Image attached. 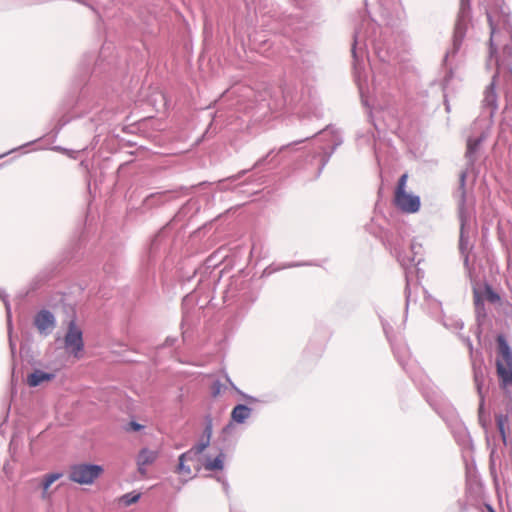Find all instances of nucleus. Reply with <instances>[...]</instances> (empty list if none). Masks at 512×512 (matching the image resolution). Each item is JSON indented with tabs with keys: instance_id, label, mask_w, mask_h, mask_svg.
<instances>
[{
	"instance_id": "obj_1",
	"label": "nucleus",
	"mask_w": 512,
	"mask_h": 512,
	"mask_svg": "<svg viewBox=\"0 0 512 512\" xmlns=\"http://www.w3.org/2000/svg\"><path fill=\"white\" fill-rule=\"evenodd\" d=\"M211 432V427H206L205 433L207 434V439L196 444L191 449L179 456V463L176 468V473L179 474L184 480L187 481L192 479L203 466L202 453L209 446Z\"/></svg>"
},
{
	"instance_id": "obj_2",
	"label": "nucleus",
	"mask_w": 512,
	"mask_h": 512,
	"mask_svg": "<svg viewBox=\"0 0 512 512\" xmlns=\"http://www.w3.org/2000/svg\"><path fill=\"white\" fill-rule=\"evenodd\" d=\"M497 357L495 360L499 386L506 393L512 392V351L504 335L496 338Z\"/></svg>"
},
{
	"instance_id": "obj_3",
	"label": "nucleus",
	"mask_w": 512,
	"mask_h": 512,
	"mask_svg": "<svg viewBox=\"0 0 512 512\" xmlns=\"http://www.w3.org/2000/svg\"><path fill=\"white\" fill-rule=\"evenodd\" d=\"M408 175L403 174L398 181L396 190H395V204L396 206L404 212L407 213H415L420 208V199L418 196H414L406 193L405 187L407 183Z\"/></svg>"
},
{
	"instance_id": "obj_4",
	"label": "nucleus",
	"mask_w": 512,
	"mask_h": 512,
	"mask_svg": "<svg viewBox=\"0 0 512 512\" xmlns=\"http://www.w3.org/2000/svg\"><path fill=\"white\" fill-rule=\"evenodd\" d=\"M103 473V468L95 464H75L70 467L69 479L81 485L92 484Z\"/></svg>"
},
{
	"instance_id": "obj_5",
	"label": "nucleus",
	"mask_w": 512,
	"mask_h": 512,
	"mask_svg": "<svg viewBox=\"0 0 512 512\" xmlns=\"http://www.w3.org/2000/svg\"><path fill=\"white\" fill-rule=\"evenodd\" d=\"M65 346L75 356H78V353L83 349L82 332L74 322L69 325L65 336Z\"/></svg>"
},
{
	"instance_id": "obj_6",
	"label": "nucleus",
	"mask_w": 512,
	"mask_h": 512,
	"mask_svg": "<svg viewBox=\"0 0 512 512\" xmlns=\"http://www.w3.org/2000/svg\"><path fill=\"white\" fill-rule=\"evenodd\" d=\"M34 324L40 333L48 334L54 328V316L49 311L43 310L35 316Z\"/></svg>"
},
{
	"instance_id": "obj_7",
	"label": "nucleus",
	"mask_w": 512,
	"mask_h": 512,
	"mask_svg": "<svg viewBox=\"0 0 512 512\" xmlns=\"http://www.w3.org/2000/svg\"><path fill=\"white\" fill-rule=\"evenodd\" d=\"M63 476L62 473H49L45 474L40 480L41 487V499L50 500L53 495V491L50 489L51 485L59 480Z\"/></svg>"
},
{
	"instance_id": "obj_8",
	"label": "nucleus",
	"mask_w": 512,
	"mask_h": 512,
	"mask_svg": "<svg viewBox=\"0 0 512 512\" xmlns=\"http://www.w3.org/2000/svg\"><path fill=\"white\" fill-rule=\"evenodd\" d=\"M157 452L149 450V449H142L138 456H137V465H138V471L144 475L145 469L144 467L146 465L152 464L157 459Z\"/></svg>"
},
{
	"instance_id": "obj_9",
	"label": "nucleus",
	"mask_w": 512,
	"mask_h": 512,
	"mask_svg": "<svg viewBox=\"0 0 512 512\" xmlns=\"http://www.w3.org/2000/svg\"><path fill=\"white\" fill-rule=\"evenodd\" d=\"M55 375L53 373H47L41 370H35L27 377V384L30 387H37L43 382H49L53 380Z\"/></svg>"
},
{
	"instance_id": "obj_10",
	"label": "nucleus",
	"mask_w": 512,
	"mask_h": 512,
	"mask_svg": "<svg viewBox=\"0 0 512 512\" xmlns=\"http://www.w3.org/2000/svg\"><path fill=\"white\" fill-rule=\"evenodd\" d=\"M224 459V453L220 452L215 458L206 457L202 464L208 471H221L224 467Z\"/></svg>"
},
{
	"instance_id": "obj_11",
	"label": "nucleus",
	"mask_w": 512,
	"mask_h": 512,
	"mask_svg": "<svg viewBox=\"0 0 512 512\" xmlns=\"http://www.w3.org/2000/svg\"><path fill=\"white\" fill-rule=\"evenodd\" d=\"M251 415V408L246 405L239 404L235 406L231 412V418L237 423H243Z\"/></svg>"
},
{
	"instance_id": "obj_12",
	"label": "nucleus",
	"mask_w": 512,
	"mask_h": 512,
	"mask_svg": "<svg viewBox=\"0 0 512 512\" xmlns=\"http://www.w3.org/2000/svg\"><path fill=\"white\" fill-rule=\"evenodd\" d=\"M508 422V416L499 414L496 416V425L499 430V433L501 434V437L503 441L506 440V431H505V425Z\"/></svg>"
},
{
	"instance_id": "obj_13",
	"label": "nucleus",
	"mask_w": 512,
	"mask_h": 512,
	"mask_svg": "<svg viewBox=\"0 0 512 512\" xmlns=\"http://www.w3.org/2000/svg\"><path fill=\"white\" fill-rule=\"evenodd\" d=\"M484 295L485 299L490 303H498L501 300L500 295L496 293L489 285L485 286Z\"/></svg>"
},
{
	"instance_id": "obj_14",
	"label": "nucleus",
	"mask_w": 512,
	"mask_h": 512,
	"mask_svg": "<svg viewBox=\"0 0 512 512\" xmlns=\"http://www.w3.org/2000/svg\"><path fill=\"white\" fill-rule=\"evenodd\" d=\"M139 498H140V494L128 493L121 497V502L125 506H129L131 504L136 503L139 500Z\"/></svg>"
},
{
	"instance_id": "obj_15",
	"label": "nucleus",
	"mask_w": 512,
	"mask_h": 512,
	"mask_svg": "<svg viewBox=\"0 0 512 512\" xmlns=\"http://www.w3.org/2000/svg\"><path fill=\"white\" fill-rule=\"evenodd\" d=\"M474 297H475V304L477 305L478 303L481 302V299H480V296L478 294V292H474Z\"/></svg>"
},
{
	"instance_id": "obj_16",
	"label": "nucleus",
	"mask_w": 512,
	"mask_h": 512,
	"mask_svg": "<svg viewBox=\"0 0 512 512\" xmlns=\"http://www.w3.org/2000/svg\"><path fill=\"white\" fill-rule=\"evenodd\" d=\"M139 427H140V426H139V425H137V424H135V425H134V428H135V429H138Z\"/></svg>"
},
{
	"instance_id": "obj_17",
	"label": "nucleus",
	"mask_w": 512,
	"mask_h": 512,
	"mask_svg": "<svg viewBox=\"0 0 512 512\" xmlns=\"http://www.w3.org/2000/svg\"><path fill=\"white\" fill-rule=\"evenodd\" d=\"M490 511H491V512H494V510H493V509H490Z\"/></svg>"
}]
</instances>
